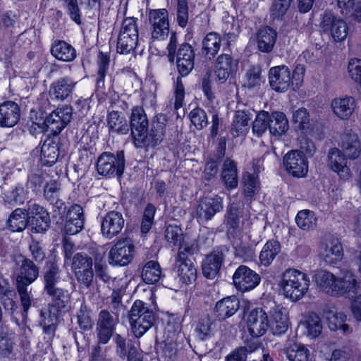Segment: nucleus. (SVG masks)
Segmentation results:
<instances>
[{
	"label": "nucleus",
	"instance_id": "1",
	"mask_svg": "<svg viewBox=\"0 0 361 361\" xmlns=\"http://www.w3.org/2000/svg\"><path fill=\"white\" fill-rule=\"evenodd\" d=\"M47 269L44 274V292L51 298L54 307L62 310L67 308L71 302L72 288L70 282L60 285L61 270L55 262L47 263Z\"/></svg>",
	"mask_w": 361,
	"mask_h": 361
},
{
	"label": "nucleus",
	"instance_id": "2",
	"mask_svg": "<svg viewBox=\"0 0 361 361\" xmlns=\"http://www.w3.org/2000/svg\"><path fill=\"white\" fill-rule=\"evenodd\" d=\"M279 286L286 298L295 302L307 293L310 279L306 274L299 270L288 269L283 272Z\"/></svg>",
	"mask_w": 361,
	"mask_h": 361
},
{
	"label": "nucleus",
	"instance_id": "3",
	"mask_svg": "<svg viewBox=\"0 0 361 361\" xmlns=\"http://www.w3.org/2000/svg\"><path fill=\"white\" fill-rule=\"evenodd\" d=\"M132 331L136 338L142 337L154 324L155 316L152 310L141 300H135L128 314Z\"/></svg>",
	"mask_w": 361,
	"mask_h": 361
},
{
	"label": "nucleus",
	"instance_id": "4",
	"mask_svg": "<svg viewBox=\"0 0 361 361\" xmlns=\"http://www.w3.org/2000/svg\"><path fill=\"white\" fill-rule=\"evenodd\" d=\"M96 167L98 173L103 176L121 178L126 167L123 151H118L116 154L103 152L97 159Z\"/></svg>",
	"mask_w": 361,
	"mask_h": 361
},
{
	"label": "nucleus",
	"instance_id": "5",
	"mask_svg": "<svg viewBox=\"0 0 361 361\" xmlns=\"http://www.w3.org/2000/svg\"><path fill=\"white\" fill-rule=\"evenodd\" d=\"M72 107L65 105L57 108L46 117L42 124H38L42 131L49 132L54 135L59 134L72 118Z\"/></svg>",
	"mask_w": 361,
	"mask_h": 361
},
{
	"label": "nucleus",
	"instance_id": "6",
	"mask_svg": "<svg viewBox=\"0 0 361 361\" xmlns=\"http://www.w3.org/2000/svg\"><path fill=\"white\" fill-rule=\"evenodd\" d=\"M71 268L80 285L89 288L94 276L92 257L86 253H76L73 257Z\"/></svg>",
	"mask_w": 361,
	"mask_h": 361
},
{
	"label": "nucleus",
	"instance_id": "7",
	"mask_svg": "<svg viewBox=\"0 0 361 361\" xmlns=\"http://www.w3.org/2000/svg\"><path fill=\"white\" fill-rule=\"evenodd\" d=\"M134 251L135 247L130 238H120L109 252V262L113 265L126 266L132 261Z\"/></svg>",
	"mask_w": 361,
	"mask_h": 361
},
{
	"label": "nucleus",
	"instance_id": "8",
	"mask_svg": "<svg viewBox=\"0 0 361 361\" xmlns=\"http://www.w3.org/2000/svg\"><path fill=\"white\" fill-rule=\"evenodd\" d=\"M169 13L166 9L151 10L149 13L151 39L153 41L165 39L169 33Z\"/></svg>",
	"mask_w": 361,
	"mask_h": 361
},
{
	"label": "nucleus",
	"instance_id": "9",
	"mask_svg": "<svg viewBox=\"0 0 361 361\" xmlns=\"http://www.w3.org/2000/svg\"><path fill=\"white\" fill-rule=\"evenodd\" d=\"M118 322L117 318L114 317L108 310H101L98 314L95 334L98 344H107L113 336Z\"/></svg>",
	"mask_w": 361,
	"mask_h": 361
},
{
	"label": "nucleus",
	"instance_id": "10",
	"mask_svg": "<svg viewBox=\"0 0 361 361\" xmlns=\"http://www.w3.org/2000/svg\"><path fill=\"white\" fill-rule=\"evenodd\" d=\"M15 262L16 283L30 285L38 278L39 269L32 259L20 255Z\"/></svg>",
	"mask_w": 361,
	"mask_h": 361
},
{
	"label": "nucleus",
	"instance_id": "11",
	"mask_svg": "<svg viewBox=\"0 0 361 361\" xmlns=\"http://www.w3.org/2000/svg\"><path fill=\"white\" fill-rule=\"evenodd\" d=\"M320 27L336 42L344 40L348 35V27L346 23L329 11H325L322 15Z\"/></svg>",
	"mask_w": 361,
	"mask_h": 361
},
{
	"label": "nucleus",
	"instance_id": "12",
	"mask_svg": "<svg viewBox=\"0 0 361 361\" xmlns=\"http://www.w3.org/2000/svg\"><path fill=\"white\" fill-rule=\"evenodd\" d=\"M335 295H346L355 298L361 289V281L350 270L343 269L337 276Z\"/></svg>",
	"mask_w": 361,
	"mask_h": 361
},
{
	"label": "nucleus",
	"instance_id": "13",
	"mask_svg": "<svg viewBox=\"0 0 361 361\" xmlns=\"http://www.w3.org/2000/svg\"><path fill=\"white\" fill-rule=\"evenodd\" d=\"M28 222L31 233H42L49 228L50 217L43 207L32 204L28 207Z\"/></svg>",
	"mask_w": 361,
	"mask_h": 361
},
{
	"label": "nucleus",
	"instance_id": "14",
	"mask_svg": "<svg viewBox=\"0 0 361 361\" xmlns=\"http://www.w3.org/2000/svg\"><path fill=\"white\" fill-rule=\"evenodd\" d=\"M223 208V199L221 197H205L201 199L197 205L196 217L200 222L208 221Z\"/></svg>",
	"mask_w": 361,
	"mask_h": 361
},
{
	"label": "nucleus",
	"instance_id": "15",
	"mask_svg": "<svg viewBox=\"0 0 361 361\" xmlns=\"http://www.w3.org/2000/svg\"><path fill=\"white\" fill-rule=\"evenodd\" d=\"M236 289L243 293L254 289L260 281L259 274L246 266H240L233 276Z\"/></svg>",
	"mask_w": 361,
	"mask_h": 361
},
{
	"label": "nucleus",
	"instance_id": "16",
	"mask_svg": "<svg viewBox=\"0 0 361 361\" xmlns=\"http://www.w3.org/2000/svg\"><path fill=\"white\" fill-rule=\"evenodd\" d=\"M283 165L288 173L295 177H303L308 171L307 161L303 152L291 150L283 157Z\"/></svg>",
	"mask_w": 361,
	"mask_h": 361
},
{
	"label": "nucleus",
	"instance_id": "17",
	"mask_svg": "<svg viewBox=\"0 0 361 361\" xmlns=\"http://www.w3.org/2000/svg\"><path fill=\"white\" fill-rule=\"evenodd\" d=\"M124 224L125 219L120 212L110 211L102 218L101 233L104 238L111 239L121 232Z\"/></svg>",
	"mask_w": 361,
	"mask_h": 361
},
{
	"label": "nucleus",
	"instance_id": "18",
	"mask_svg": "<svg viewBox=\"0 0 361 361\" xmlns=\"http://www.w3.org/2000/svg\"><path fill=\"white\" fill-rule=\"evenodd\" d=\"M129 126L136 146L138 142L143 140V135L147 133L149 127V121L142 107L135 106L132 109Z\"/></svg>",
	"mask_w": 361,
	"mask_h": 361
},
{
	"label": "nucleus",
	"instance_id": "19",
	"mask_svg": "<svg viewBox=\"0 0 361 361\" xmlns=\"http://www.w3.org/2000/svg\"><path fill=\"white\" fill-rule=\"evenodd\" d=\"M238 64V60L231 54L227 53L220 54L215 63L216 80L219 83L225 82L228 77L237 70Z\"/></svg>",
	"mask_w": 361,
	"mask_h": 361
},
{
	"label": "nucleus",
	"instance_id": "20",
	"mask_svg": "<svg viewBox=\"0 0 361 361\" xmlns=\"http://www.w3.org/2000/svg\"><path fill=\"white\" fill-rule=\"evenodd\" d=\"M195 51L188 43L181 44L176 54V64L181 76L188 75L194 68Z\"/></svg>",
	"mask_w": 361,
	"mask_h": 361
},
{
	"label": "nucleus",
	"instance_id": "21",
	"mask_svg": "<svg viewBox=\"0 0 361 361\" xmlns=\"http://www.w3.org/2000/svg\"><path fill=\"white\" fill-rule=\"evenodd\" d=\"M247 324L249 334L262 336L269 326L267 314L262 308H255L249 314Z\"/></svg>",
	"mask_w": 361,
	"mask_h": 361
},
{
	"label": "nucleus",
	"instance_id": "22",
	"mask_svg": "<svg viewBox=\"0 0 361 361\" xmlns=\"http://www.w3.org/2000/svg\"><path fill=\"white\" fill-rule=\"evenodd\" d=\"M322 255L324 261L329 265L341 261L343 256V250L340 240L333 236L326 238Z\"/></svg>",
	"mask_w": 361,
	"mask_h": 361
},
{
	"label": "nucleus",
	"instance_id": "23",
	"mask_svg": "<svg viewBox=\"0 0 361 361\" xmlns=\"http://www.w3.org/2000/svg\"><path fill=\"white\" fill-rule=\"evenodd\" d=\"M76 84L77 82L69 76L61 78L51 85L49 94L52 98L64 101L71 96Z\"/></svg>",
	"mask_w": 361,
	"mask_h": 361
},
{
	"label": "nucleus",
	"instance_id": "24",
	"mask_svg": "<svg viewBox=\"0 0 361 361\" xmlns=\"http://www.w3.org/2000/svg\"><path fill=\"white\" fill-rule=\"evenodd\" d=\"M20 110L14 102L6 101L0 104V127L12 128L19 121Z\"/></svg>",
	"mask_w": 361,
	"mask_h": 361
},
{
	"label": "nucleus",
	"instance_id": "25",
	"mask_svg": "<svg viewBox=\"0 0 361 361\" xmlns=\"http://www.w3.org/2000/svg\"><path fill=\"white\" fill-rule=\"evenodd\" d=\"M225 259L224 253L219 250H215L207 255L202 263V272L208 279L215 278Z\"/></svg>",
	"mask_w": 361,
	"mask_h": 361
},
{
	"label": "nucleus",
	"instance_id": "26",
	"mask_svg": "<svg viewBox=\"0 0 361 361\" xmlns=\"http://www.w3.org/2000/svg\"><path fill=\"white\" fill-rule=\"evenodd\" d=\"M59 309L49 305L40 312L39 324L43 329L44 334L48 340L52 339L55 335L58 323V311Z\"/></svg>",
	"mask_w": 361,
	"mask_h": 361
},
{
	"label": "nucleus",
	"instance_id": "27",
	"mask_svg": "<svg viewBox=\"0 0 361 361\" xmlns=\"http://www.w3.org/2000/svg\"><path fill=\"white\" fill-rule=\"evenodd\" d=\"M239 307V299L235 295L228 296L216 302L214 314L219 320H225L235 314Z\"/></svg>",
	"mask_w": 361,
	"mask_h": 361
},
{
	"label": "nucleus",
	"instance_id": "28",
	"mask_svg": "<svg viewBox=\"0 0 361 361\" xmlns=\"http://www.w3.org/2000/svg\"><path fill=\"white\" fill-rule=\"evenodd\" d=\"M166 124L159 121H153L149 133L143 135V140L138 142L137 147H154L163 140Z\"/></svg>",
	"mask_w": 361,
	"mask_h": 361
},
{
	"label": "nucleus",
	"instance_id": "29",
	"mask_svg": "<svg viewBox=\"0 0 361 361\" xmlns=\"http://www.w3.org/2000/svg\"><path fill=\"white\" fill-rule=\"evenodd\" d=\"M328 166L341 177L346 178L349 173L345 155L337 148H331L328 153Z\"/></svg>",
	"mask_w": 361,
	"mask_h": 361
},
{
	"label": "nucleus",
	"instance_id": "30",
	"mask_svg": "<svg viewBox=\"0 0 361 361\" xmlns=\"http://www.w3.org/2000/svg\"><path fill=\"white\" fill-rule=\"evenodd\" d=\"M314 280L321 290L331 295H335L337 276L331 272L324 269L316 270L314 274Z\"/></svg>",
	"mask_w": 361,
	"mask_h": 361
},
{
	"label": "nucleus",
	"instance_id": "31",
	"mask_svg": "<svg viewBox=\"0 0 361 361\" xmlns=\"http://www.w3.org/2000/svg\"><path fill=\"white\" fill-rule=\"evenodd\" d=\"M252 114L249 109H238L235 111L231 125V133L233 137L245 134L249 129V123Z\"/></svg>",
	"mask_w": 361,
	"mask_h": 361
},
{
	"label": "nucleus",
	"instance_id": "32",
	"mask_svg": "<svg viewBox=\"0 0 361 361\" xmlns=\"http://www.w3.org/2000/svg\"><path fill=\"white\" fill-rule=\"evenodd\" d=\"M290 82V71L285 66L272 68V90L277 92H286Z\"/></svg>",
	"mask_w": 361,
	"mask_h": 361
},
{
	"label": "nucleus",
	"instance_id": "33",
	"mask_svg": "<svg viewBox=\"0 0 361 361\" xmlns=\"http://www.w3.org/2000/svg\"><path fill=\"white\" fill-rule=\"evenodd\" d=\"M288 312L281 305H275L272 312V334L281 335L288 328Z\"/></svg>",
	"mask_w": 361,
	"mask_h": 361
},
{
	"label": "nucleus",
	"instance_id": "34",
	"mask_svg": "<svg viewBox=\"0 0 361 361\" xmlns=\"http://www.w3.org/2000/svg\"><path fill=\"white\" fill-rule=\"evenodd\" d=\"M221 45V35L216 32H209L202 42V54L206 59H213L218 54Z\"/></svg>",
	"mask_w": 361,
	"mask_h": 361
},
{
	"label": "nucleus",
	"instance_id": "35",
	"mask_svg": "<svg viewBox=\"0 0 361 361\" xmlns=\"http://www.w3.org/2000/svg\"><path fill=\"white\" fill-rule=\"evenodd\" d=\"M341 147L345 156L350 159H357L361 153V143L357 134L348 133L342 135Z\"/></svg>",
	"mask_w": 361,
	"mask_h": 361
},
{
	"label": "nucleus",
	"instance_id": "36",
	"mask_svg": "<svg viewBox=\"0 0 361 361\" xmlns=\"http://www.w3.org/2000/svg\"><path fill=\"white\" fill-rule=\"evenodd\" d=\"M334 113L341 119H348L353 114L355 108L353 97L336 98L331 102Z\"/></svg>",
	"mask_w": 361,
	"mask_h": 361
},
{
	"label": "nucleus",
	"instance_id": "37",
	"mask_svg": "<svg viewBox=\"0 0 361 361\" xmlns=\"http://www.w3.org/2000/svg\"><path fill=\"white\" fill-rule=\"evenodd\" d=\"M51 53L56 59L66 62L73 61L77 55L75 48L63 40H57L52 44Z\"/></svg>",
	"mask_w": 361,
	"mask_h": 361
},
{
	"label": "nucleus",
	"instance_id": "38",
	"mask_svg": "<svg viewBox=\"0 0 361 361\" xmlns=\"http://www.w3.org/2000/svg\"><path fill=\"white\" fill-rule=\"evenodd\" d=\"M299 327L304 331V334L310 338L317 337L322 330L321 319L315 313L310 312L307 314L303 321H301Z\"/></svg>",
	"mask_w": 361,
	"mask_h": 361
},
{
	"label": "nucleus",
	"instance_id": "39",
	"mask_svg": "<svg viewBox=\"0 0 361 361\" xmlns=\"http://www.w3.org/2000/svg\"><path fill=\"white\" fill-rule=\"evenodd\" d=\"M59 155V144L52 138L46 139L41 147L40 159L45 166H51L58 159Z\"/></svg>",
	"mask_w": 361,
	"mask_h": 361
},
{
	"label": "nucleus",
	"instance_id": "40",
	"mask_svg": "<svg viewBox=\"0 0 361 361\" xmlns=\"http://www.w3.org/2000/svg\"><path fill=\"white\" fill-rule=\"evenodd\" d=\"M107 126L111 133L125 135L129 131V125L121 112L112 111L107 116Z\"/></svg>",
	"mask_w": 361,
	"mask_h": 361
},
{
	"label": "nucleus",
	"instance_id": "41",
	"mask_svg": "<svg viewBox=\"0 0 361 361\" xmlns=\"http://www.w3.org/2000/svg\"><path fill=\"white\" fill-rule=\"evenodd\" d=\"M7 224L13 232H21L29 228L28 209H16L10 215Z\"/></svg>",
	"mask_w": 361,
	"mask_h": 361
},
{
	"label": "nucleus",
	"instance_id": "42",
	"mask_svg": "<svg viewBox=\"0 0 361 361\" xmlns=\"http://www.w3.org/2000/svg\"><path fill=\"white\" fill-rule=\"evenodd\" d=\"M221 178L226 188H235L238 185V172L236 164L227 158L222 166Z\"/></svg>",
	"mask_w": 361,
	"mask_h": 361
},
{
	"label": "nucleus",
	"instance_id": "43",
	"mask_svg": "<svg viewBox=\"0 0 361 361\" xmlns=\"http://www.w3.org/2000/svg\"><path fill=\"white\" fill-rule=\"evenodd\" d=\"M161 276V268L158 262L151 260L143 267L141 277L149 284H154L159 281Z\"/></svg>",
	"mask_w": 361,
	"mask_h": 361
},
{
	"label": "nucleus",
	"instance_id": "44",
	"mask_svg": "<svg viewBox=\"0 0 361 361\" xmlns=\"http://www.w3.org/2000/svg\"><path fill=\"white\" fill-rule=\"evenodd\" d=\"M298 226L303 231H312L317 227V218L314 212L304 209L298 212L295 217Z\"/></svg>",
	"mask_w": 361,
	"mask_h": 361
},
{
	"label": "nucleus",
	"instance_id": "45",
	"mask_svg": "<svg viewBox=\"0 0 361 361\" xmlns=\"http://www.w3.org/2000/svg\"><path fill=\"white\" fill-rule=\"evenodd\" d=\"M180 264L178 267V276L180 280L188 284L195 281L197 279V269L191 260L178 261Z\"/></svg>",
	"mask_w": 361,
	"mask_h": 361
},
{
	"label": "nucleus",
	"instance_id": "46",
	"mask_svg": "<svg viewBox=\"0 0 361 361\" xmlns=\"http://www.w3.org/2000/svg\"><path fill=\"white\" fill-rule=\"evenodd\" d=\"M267 130L271 133V117L268 111H260L252 124L253 133L258 137L262 136Z\"/></svg>",
	"mask_w": 361,
	"mask_h": 361
},
{
	"label": "nucleus",
	"instance_id": "47",
	"mask_svg": "<svg viewBox=\"0 0 361 361\" xmlns=\"http://www.w3.org/2000/svg\"><path fill=\"white\" fill-rule=\"evenodd\" d=\"M138 37L130 35L120 34L118 36L116 50L122 54H128L134 51L137 45Z\"/></svg>",
	"mask_w": 361,
	"mask_h": 361
},
{
	"label": "nucleus",
	"instance_id": "48",
	"mask_svg": "<svg viewBox=\"0 0 361 361\" xmlns=\"http://www.w3.org/2000/svg\"><path fill=\"white\" fill-rule=\"evenodd\" d=\"M286 355L290 361H307L309 350L303 345L294 343L287 348Z\"/></svg>",
	"mask_w": 361,
	"mask_h": 361
},
{
	"label": "nucleus",
	"instance_id": "49",
	"mask_svg": "<svg viewBox=\"0 0 361 361\" xmlns=\"http://www.w3.org/2000/svg\"><path fill=\"white\" fill-rule=\"evenodd\" d=\"M261 82V68L259 66H252L246 71L243 82L244 87L252 89L259 86Z\"/></svg>",
	"mask_w": 361,
	"mask_h": 361
},
{
	"label": "nucleus",
	"instance_id": "50",
	"mask_svg": "<svg viewBox=\"0 0 361 361\" xmlns=\"http://www.w3.org/2000/svg\"><path fill=\"white\" fill-rule=\"evenodd\" d=\"M178 246V261L190 260L188 257L198 252V245L194 240L186 241L183 239Z\"/></svg>",
	"mask_w": 361,
	"mask_h": 361
},
{
	"label": "nucleus",
	"instance_id": "51",
	"mask_svg": "<svg viewBox=\"0 0 361 361\" xmlns=\"http://www.w3.org/2000/svg\"><path fill=\"white\" fill-rule=\"evenodd\" d=\"M271 29L269 27L261 28L257 34V47L260 51L269 52L271 51Z\"/></svg>",
	"mask_w": 361,
	"mask_h": 361
},
{
	"label": "nucleus",
	"instance_id": "52",
	"mask_svg": "<svg viewBox=\"0 0 361 361\" xmlns=\"http://www.w3.org/2000/svg\"><path fill=\"white\" fill-rule=\"evenodd\" d=\"M189 118L197 130H201L208 125L207 114L201 108L192 109L189 114Z\"/></svg>",
	"mask_w": 361,
	"mask_h": 361
},
{
	"label": "nucleus",
	"instance_id": "53",
	"mask_svg": "<svg viewBox=\"0 0 361 361\" xmlns=\"http://www.w3.org/2000/svg\"><path fill=\"white\" fill-rule=\"evenodd\" d=\"M273 121H274V130L272 134L281 135L288 129V121L283 113L278 111L272 113Z\"/></svg>",
	"mask_w": 361,
	"mask_h": 361
},
{
	"label": "nucleus",
	"instance_id": "54",
	"mask_svg": "<svg viewBox=\"0 0 361 361\" xmlns=\"http://www.w3.org/2000/svg\"><path fill=\"white\" fill-rule=\"evenodd\" d=\"M243 183L245 195L247 197H252L259 187L257 176L246 172L243 176Z\"/></svg>",
	"mask_w": 361,
	"mask_h": 361
},
{
	"label": "nucleus",
	"instance_id": "55",
	"mask_svg": "<svg viewBox=\"0 0 361 361\" xmlns=\"http://www.w3.org/2000/svg\"><path fill=\"white\" fill-rule=\"evenodd\" d=\"M165 239L175 246L178 245L184 239L182 229L178 226L169 225L165 230Z\"/></svg>",
	"mask_w": 361,
	"mask_h": 361
},
{
	"label": "nucleus",
	"instance_id": "56",
	"mask_svg": "<svg viewBox=\"0 0 361 361\" xmlns=\"http://www.w3.org/2000/svg\"><path fill=\"white\" fill-rule=\"evenodd\" d=\"M346 319V315L342 312L336 313L332 316L328 317L329 326L331 330L341 329L344 334L349 330L348 325L343 324Z\"/></svg>",
	"mask_w": 361,
	"mask_h": 361
},
{
	"label": "nucleus",
	"instance_id": "57",
	"mask_svg": "<svg viewBox=\"0 0 361 361\" xmlns=\"http://www.w3.org/2000/svg\"><path fill=\"white\" fill-rule=\"evenodd\" d=\"M221 161L216 157L209 156L205 164L204 170L203 171V178L205 180L210 181L217 173L219 164Z\"/></svg>",
	"mask_w": 361,
	"mask_h": 361
},
{
	"label": "nucleus",
	"instance_id": "58",
	"mask_svg": "<svg viewBox=\"0 0 361 361\" xmlns=\"http://www.w3.org/2000/svg\"><path fill=\"white\" fill-rule=\"evenodd\" d=\"M119 33L138 37L137 19L134 17L126 18Z\"/></svg>",
	"mask_w": 361,
	"mask_h": 361
},
{
	"label": "nucleus",
	"instance_id": "59",
	"mask_svg": "<svg viewBox=\"0 0 361 361\" xmlns=\"http://www.w3.org/2000/svg\"><path fill=\"white\" fill-rule=\"evenodd\" d=\"M109 57L104 54L103 52H99L98 56V71H97V83L98 85L100 84H103L104 78L106 76V73L109 65Z\"/></svg>",
	"mask_w": 361,
	"mask_h": 361
},
{
	"label": "nucleus",
	"instance_id": "60",
	"mask_svg": "<svg viewBox=\"0 0 361 361\" xmlns=\"http://www.w3.org/2000/svg\"><path fill=\"white\" fill-rule=\"evenodd\" d=\"M177 22L181 27H185L188 24V0H177Z\"/></svg>",
	"mask_w": 361,
	"mask_h": 361
},
{
	"label": "nucleus",
	"instance_id": "61",
	"mask_svg": "<svg viewBox=\"0 0 361 361\" xmlns=\"http://www.w3.org/2000/svg\"><path fill=\"white\" fill-rule=\"evenodd\" d=\"M78 322L81 329L88 330L92 326V322L90 317V311L87 307L81 305V307L77 312Z\"/></svg>",
	"mask_w": 361,
	"mask_h": 361
},
{
	"label": "nucleus",
	"instance_id": "62",
	"mask_svg": "<svg viewBox=\"0 0 361 361\" xmlns=\"http://www.w3.org/2000/svg\"><path fill=\"white\" fill-rule=\"evenodd\" d=\"M59 184L56 180H51L44 188V196L47 201L52 202L59 198Z\"/></svg>",
	"mask_w": 361,
	"mask_h": 361
},
{
	"label": "nucleus",
	"instance_id": "63",
	"mask_svg": "<svg viewBox=\"0 0 361 361\" xmlns=\"http://www.w3.org/2000/svg\"><path fill=\"white\" fill-rule=\"evenodd\" d=\"M260 336H256L249 334L245 336L244 338V346L238 347L244 350L245 354L247 355L248 353H252L261 346V343L259 341L258 338Z\"/></svg>",
	"mask_w": 361,
	"mask_h": 361
},
{
	"label": "nucleus",
	"instance_id": "64",
	"mask_svg": "<svg viewBox=\"0 0 361 361\" xmlns=\"http://www.w3.org/2000/svg\"><path fill=\"white\" fill-rule=\"evenodd\" d=\"M29 250L32 259L37 264L42 263L46 257V254L39 241L32 240L29 246Z\"/></svg>",
	"mask_w": 361,
	"mask_h": 361
}]
</instances>
